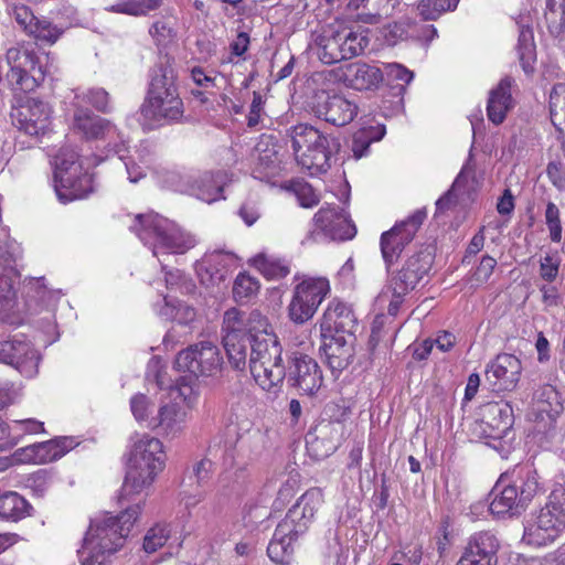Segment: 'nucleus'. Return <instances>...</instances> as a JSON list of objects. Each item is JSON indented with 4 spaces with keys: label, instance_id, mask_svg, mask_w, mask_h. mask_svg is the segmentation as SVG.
<instances>
[{
    "label": "nucleus",
    "instance_id": "1",
    "mask_svg": "<svg viewBox=\"0 0 565 565\" xmlns=\"http://www.w3.org/2000/svg\"><path fill=\"white\" fill-rule=\"evenodd\" d=\"M174 60L161 56L151 71L145 100L140 107V122L145 130L181 122L184 104L177 84Z\"/></svg>",
    "mask_w": 565,
    "mask_h": 565
},
{
    "label": "nucleus",
    "instance_id": "2",
    "mask_svg": "<svg viewBox=\"0 0 565 565\" xmlns=\"http://www.w3.org/2000/svg\"><path fill=\"white\" fill-rule=\"evenodd\" d=\"M322 503L321 489L311 488L288 510L267 546V554L273 562L279 565H289L292 562L294 543L309 530Z\"/></svg>",
    "mask_w": 565,
    "mask_h": 565
},
{
    "label": "nucleus",
    "instance_id": "3",
    "mask_svg": "<svg viewBox=\"0 0 565 565\" xmlns=\"http://www.w3.org/2000/svg\"><path fill=\"white\" fill-rule=\"evenodd\" d=\"M141 512L138 503L129 507L118 516L107 515L94 521L85 537L82 565H110V557L122 547L134 523Z\"/></svg>",
    "mask_w": 565,
    "mask_h": 565
},
{
    "label": "nucleus",
    "instance_id": "4",
    "mask_svg": "<svg viewBox=\"0 0 565 565\" xmlns=\"http://www.w3.org/2000/svg\"><path fill=\"white\" fill-rule=\"evenodd\" d=\"M544 492L545 486L537 470L529 463L518 465L500 476L491 491L489 510L494 515L516 514Z\"/></svg>",
    "mask_w": 565,
    "mask_h": 565
},
{
    "label": "nucleus",
    "instance_id": "5",
    "mask_svg": "<svg viewBox=\"0 0 565 565\" xmlns=\"http://www.w3.org/2000/svg\"><path fill=\"white\" fill-rule=\"evenodd\" d=\"M130 231L152 249L153 256L159 259L163 270L167 269V265L161 256L185 254L196 244L191 233L159 214L136 215Z\"/></svg>",
    "mask_w": 565,
    "mask_h": 565
},
{
    "label": "nucleus",
    "instance_id": "6",
    "mask_svg": "<svg viewBox=\"0 0 565 565\" xmlns=\"http://www.w3.org/2000/svg\"><path fill=\"white\" fill-rule=\"evenodd\" d=\"M166 463V454L160 439L143 435L130 450L127 472L121 487V497L130 498L148 489Z\"/></svg>",
    "mask_w": 565,
    "mask_h": 565
},
{
    "label": "nucleus",
    "instance_id": "7",
    "mask_svg": "<svg viewBox=\"0 0 565 565\" xmlns=\"http://www.w3.org/2000/svg\"><path fill=\"white\" fill-rule=\"evenodd\" d=\"M433 264V254L427 248L419 249L411 255L396 271L385 290H383L376 298L377 305L382 306L388 302L387 312L391 316H396L404 298L429 271Z\"/></svg>",
    "mask_w": 565,
    "mask_h": 565
},
{
    "label": "nucleus",
    "instance_id": "8",
    "mask_svg": "<svg viewBox=\"0 0 565 565\" xmlns=\"http://www.w3.org/2000/svg\"><path fill=\"white\" fill-rule=\"evenodd\" d=\"M54 163V189L61 202L81 200L93 192V178L84 171L79 156L73 148H61Z\"/></svg>",
    "mask_w": 565,
    "mask_h": 565
},
{
    "label": "nucleus",
    "instance_id": "9",
    "mask_svg": "<svg viewBox=\"0 0 565 565\" xmlns=\"http://www.w3.org/2000/svg\"><path fill=\"white\" fill-rule=\"evenodd\" d=\"M289 136L296 160L303 169L311 175L329 170L332 151L328 136L306 124L292 127Z\"/></svg>",
    "mask_w": 565,
    "mask_h": 565
},
{
    "label": "nucleus",
    "instance_id": "10",
    "mask_svg": "<svg viewBox=\"0 0 565 565\" xmlns=\"http://www.w3.org/2000/svg\"><path fill=\"white\" fill-rule=\"evenodd\" d=\"M281 353L282 349L277 337H269L250 344V374L264 391L274 394L278 392L286 377Z\"/></svg>",
    "mask_w": 565,
    "mask_h": 565
},
{
    "label": "nucleus",
    "instance_id": "11",
    "mask_svg": "<svg viewBox=\"0 0 565 565\" xmlns=\"http://www.w3.org/2000/svg\"><path fill=\"white\" fill-rule=\"evenodd\" d=\"M6 57L10 66L7 78L12 89L30 93L44 81L45 72L30 44L18 43L7 51Z\"/></svg>",
    "mask_w": 565,
    "mask_h": 565
},
{
    "label": "nucleus",
    "instance_id": "12",
    "mask_svg": "<svg viewBox=\"0 0 565 565\" xmlns=\"http://www.w3.org/2000/svg\"><path fill=\"white\" fill-rule=\"evenodd\" d=\"M565 530V488L558 487L548 495L535 520L525 527L530 543L545 544Z\"/></svg>",
    "mask_w": 565,
    "mask_h": 565
},
{
    "label": "nucleus",
    "instance_id": "13",
    "mask_svg": "<svg viewBox=\"0 0 565 565\" xmlns=\"http://www.w3.org/2000/svg\"><path fill=\"white\" fill-rule=\"evenodd\" d=\"M329 291V280L321 277L306 278L297 284L288 305L290 320L297 324L310 320Z\"/></svg>",
    "mask_w": 565,
    "mask_h": 565
},
{
    "label": "nucleus",
    "instance_id": "14",
    "mask_svg": "<svg viewBox=\"0 0 565 565\" xmlns=\"http://www.w3.org/2000/svg\"><path fill=\"white\" fill-rule=\"evenodd\" d=\"M223 359L217 345L212 341H201L180 351L174 365L179 371L194 376H213L221 371Z\"/></svg>",
    "mask_w": 565,
    "mask_h": 565
},
{
    "label": "nucleus",
    "instance_id": "15",
    "mask_svg": "<svg viewBox=\"0 0 565 565\" xmlns=\"http://www.w3.org/2000/svg\"><path fill=\"white\" fill-rule=\"evenodd\" d=\"M328 412H331L333 420H322L309 433L310 439L307 443L310 449L316 452L319 458H324L333 454L341 444L344 436V425L342 418L347 415L349 406H339L331 403L327 406Z\"/></svg>",
    "mask_w": 565,
    "mask_h": 565
},
{
    "label": "nucleus",
    "instance_id": "16",
    "mask_svg": "<svg viewBox=\"0 0 565 565\" xmlns=\"http://www.w3.org/2000/svg\"><path fill=\"white\" fill-rule=\"evenodd\" d=\"M427 216L425 209L415 211L381 236V252L387 268L396 262L407 244L415 237Z\"/></svg>",
    "mask_w": 565,
    "mask_h": 565
},
{
    "label": "nucleus",
    "instance_id": "17",
    "mask_svg": "<svg viewBox=\"0 0 565 565\" xmlns=\"http://www.w3.org/2000/svg\"><path fill=\"white\" fill-rule=\"evenodd\" d=\"M312 110L319 118L334 126H345L355 118L359 106L354 99L344 95L320 90L313 96Z\"/></svg>",
    "mask_w": 565,
    "mask_h": 565
},
{
    "label": "nucleus",
    "instance_id": "18",
    "mask_svg": "<svg viewBox=\"0 0 565 565\" xmlns=\"http://www.w3.org/2000/svg\"><path fill=\"white\" fill-rule=\"evenodd\" d=\"M7 13L12 17L18 26L29 36L38 41L54 44L63 34V30L47 19H39L33 11L22 3H10Z\"/></svg>",
    "mask_w": 565,
    "mask_h": 565
},
{
    "label": "nucleus",
    "instance_id": "19",
    "mask_svg": "<svg viewBox=\"0 0 565 565\" xmlns=\"http://www.w3.org/2000/svg\"><path fill=\"white\" fill-rule=\"evenodd\" d=\"M0 362L13 366L25 377L38 374L40 355L30 341L12 338L0 342Z\"/></svg>",
    "mask_w": 565,
    "mask_h": 565
},
{
    "label": "nucleus",
    "instance_id": "20",
    "mask_svg": "<svg viewBox=\"0 0 565 565\" xmlns=\"http://www.w3.org/2000/svg\"><path fill=\"white\" fill-rule=\"evenodd\" d=\"M522 362L513 354L501 353L487 364L486 381L493 392H512L522 374Z\"/></svg>",
    "mask_w": 565,
    "mask_h": 565
},
{
    "label": "nucleus",
    "instance_id": "21",
    "mask_svg": "<svg viewBox=\"0 0 565 565\" xmlns=\"http://www.w3.org/2000/svg\"><path fill=\"white\" fill-rule=\"evenodd\" d=\"M286 376L290 386L306 395L317 393L323 381L316 360L302 353L292 355Z\"/></svg>",
    "mask_w": 565,
    "mask_h": 565
},
{
    "label": "nucleus",
    "instance_id": "22",
    "mask_svg": "<svg viewBox=\"0 0 565 565\" xmlns=\"http://www.w3.org/2000/svg\"><path fill=\"white\" fill-rule=\"evenodd\" d=\"M52 109L49 104L32 98L12 113V119L19 130L30 136L43 135L51 125Z\"/></svg>",
    "mask_w": 565,
    "mask_h": 565
},
{
    "label": "nucleus",
    "instance_id": "23",
    "mask_svg": "<svg viewBox=\"0 0 565 565\" xmlns=\"http://www.w3.org/2000/svg\"><path fill=\"white\" fill-rule=\"evenodd\" d=\"M480 422L477 426L486 438L501 439L513 425L512 407L505 402H491L480 409Z\"/></svg>",
    "mask_w": 565,
    "mask_h": 565
},
{
    "label": "nucleus",
    "instance_id": "24",
    "mask_svg": "<svg viewBox=\"0 0 565 565\" xmlns=\"http://www.w3.org/2000/svg\"><path fill=\"white\" fill-rule=\"evenodd\" d=\"M356 326L358 320L351 306L339 299H333L328 303L320 322L321 337L354 335Z\"/></svg>",
    "mask_w": 565,
    "mask_h": 565
},
{
    "label": "nucleus",
    "instance_id": "25",
    "mask_svg": "<svg viewBox=\"0 0 565 565\" xmlns=\"http://www.w3.org/2000/svg\"><path fill=\"white\" fill-rule=\"evenodd\" d=\"M318 228L335 241L351 239L356 234V228L343 209L335 206L321 207L313 217Z\"/></svg>",
    "mask_w": 565,
    "mask_h": 565
},
{
    "label": "nucleus",
    "instance_id": "26",
    "mask_svg": "<svg viewBox=\"0 0 565 565\" xmlns=\"http://www.w3.org/2000/svg\"><path fill=\"white\" fill-rule=\"evenodd\" d=\"M190 419V412L182 405L170 402L159 407L156 416L151 417L148 427L158 429L159 433L169 438L181 436Z\"/></svg>",
    "mask_w": 565,
    "mask_h": 565
},
{
    "label": "nucleus",
    "instance_id": "27",
    "mask_svg": "<svg viewBox=\"0 0 565 565\" xmlns=\"http://www.w3.org/2000/svg\"><path fill=\"white\" fill-rule=\"evenodd\" d=\"M498 548L499 542L493 533L489 531L475 533L469 537L456 565H491Z\"/></svg>",
    "mask_w": 565,
    "mask_h": 565
},
{
    "label": "nucleus",
    "instance_id": "28",
    "mask_svg": "<svg viewBox=\"0 0 565 565\" xmlns=\"http://www.w3.org/2000/svg\"><path fill=\"white\" fill-rule=\"evenodd\" d=\"M73 129L82 134L86 139L121 140L115 125L88 109L79 108L74 113Z\"/></svg>",
    "mask_w": 565,
    "mask_h": 565
},
{
    "label": "nucleus",
    "instance_id": "29",
    "mask_svg": "<svg viewBox=\"0 0 565 565\" xmlns=\"http://www.w3.org/2000/svg\"><path fill=\"white\" fill-rule=\"evenodd\" d=\"M270 138H263L252 153V175L260 181L269 182L280 174V158Z\"/></svg>",
    "mask_w": 565,
    "mask_h": 565
},
{
    "label": "nucleus",
    "instance_id": "30",
    "mask_svg": "<svg viewBox=\"0 0 565 565\" xmlns=\"http://www.w3.org/2000/svg\"><path fill=\"white\" fill-rule=\"evenodd\" d=\"M237 323L236 313L223 318V345L231 366L244 371L247 365V345L245 339L237 333Z\"/></svg>",
    "mask_w": 565,
    "mask_h": 565
},
{
    "label": "nucleus",
    "instance_id": "31",
    "mask_svg": "<svg viewBox=\"0 0 565 565\" xmlns=\"http://www.w3.org/2000/svg\"><path fill=\"white\" fill-rule=\"evenodd\" d=\"M322 339V350L332 372H341L348 367L354 356V335L330 334Z\"/></svg>",
    "mask_w": 565,
    "mask_h": 565
},
{
    "label": "nucleus",
    "instance_id": "32",
    "mask_svg": "<svg viewBox=\"0 0 565 565\" xmlns=\"http://www.w3.org/2000/svg\"><path fill=\"white\" fill-rule=\"evenodd\" d=\"M236 313L237 319V330L238 334L244 339L248 337L250 344L256 343L259 340H266L269 337H277L273 328L267 319L258 310H253L249 313H244L236 308H231L225 311L224 318H226L230 313Z\"/></svg>",
    "mask_w": 565,
    "mask_h": 565
},
{
    "label": "nucleus",
    "instance_id": "33",
    "mask_svg": "<svg viewBox=\"0 0 565 565\" xmlns=\"http://www.w3.org/2000/svg\"><path fill=\"white\" fill-rule=\"evenodd\" d=\"M344 83L356 90L376 88L383 81V73L374 64L362 61L350 63L343 70Z\"/></svg>",
    "mask_w": 565,
    "mask_h": 565
},
{
    "label": "nucleus",
    "instance_id": "34",
    "mask_svg": "<svg viewBox=\"0 0 565 565\" xmlns=\"http://www.w3.org/2000/svg\"><path fill=\"white\" fill-rule=\"evenodd\" d=\"M74 447L70 437H61L44 443L33 444L22 449L23 460L33 463H46L63 457Z\"/></svg>",
    "mask_w": 565,
    "mask_h": 565
},
{
    "label": "nucleus",
    "instance_id": "35",
    "mask_svg": "<svg viewBox=\"0 0 565 565\" xmlns=\"http://www.w3.org/2000/svg\"><path fill=\"white\" fill-rule=\"evenodd\" d=\"M512 84L513 79L505 76L489 92L487 116L494 125L502 124L507 114L513 108Z\"/></svg>",
    "mask_w": 565,
    "mask_h": 565
},
{
    "label": "nucleus",
    "instance_id": "36",
    "mask_svg": "<svg viewBox=\"0 0 565 565\" xmlns=\"http://www.w3.org/2000/svg\"><path fill=\"white\" fill-rule=\"evenodd\" d=\"M225 177L221 171L216 173L204 172L192 181L189 192L203 202H215L222 198Z\"/></svg>",
    "mask_w": 565,
    "mask_h": 565
},
{
    "label": "nucleus",
    "instance_id": "37",
    "mask_svg": "<svg viewBox=\"0 0 565 565\" xmlns=\"http://www.w3.org/2000/svg\"><path fill=\"white\" fill-rule=\"evenodd\" d=\"M476 183L475 171L467 166L463 167L455 179L451 188L437 200V211L443 212L450 209V206L458 201L459 196L467 195L470 198V192L475 190Z\"/></svg>",
    "mask_w": 565,
    "mask_h": 565
},
{
    "label": "nucleus",
    "instance_id": "38",
    "mask_svg": "<svg viewBox=\"0 0 565 565\" xmlns=\"http://www.w3.org/2000/svg\"><path fill=\"white\" fill-rule=\"evenodd\" d=\"M339 40L344 60L363 54L370 44L369 30L361 26L338 25Z\"/></svg>",
    "mask_w": 565,
    "mask_h": 565
},
{
    "label": "nucleus",
    "instance_id": "39",
    "mask_svg": "<svg viewBox=\"0 0 565 565\" xmlns=\"http://www.w3.org/2000/svg\"><path fill=\"white\" fill-rule=\"evenodd\" d=\"M318 56L323 64L331 65L344 60L338 26L330 25L317 36Z\"/></svg>",
    "mask_w": 565,
    "mask_h": 565
},
{
    "label": "nucleus",
    "instance_id": "40",
    "mask_svg": "<svg viewBox=\"0 0 565 565\" xmlns=\"http://www.w3.org/2000/svg\"><path fill=\"white\" fill-rule=\"evenodd\" d=\"M252 265L267 279H280L290 273L287 260L265 253L256 255Z\"/></svg>",
    "mask_w": 565,
    "mask_h": 565
},
{
    "label": "nucleus",
    "instance_id": "41",
    "mask_svg": "<svg viewBox=\"0 0 565 565\" xmlns=\"http://www.w3.org/2000/svg\"><path fill=\"white\" fill-rule=\"evenodd\" d=\"M31 505L17 492H7L0 495V516L6 520L18 521L26 515Z\"/></svg>",
    "mask_w": 565,
    "mask_h": 565
},
{
    "label": "nucleus",
    "instance_id": "42",
    "mask_svg": "<svg viewBox=\"0 0 565 565\" xmlns=\"http://www.w3.org/2000/svg\"><path fill=\"white\" fill-rule=\"evenodd\" d=\"M227 257L216 254L209 259V265L204 271L200 273V279L207 288L218 287L224 284L228 277L230 270L226 265Z\"/></svg>",
    "mask_w": 565,
    "mask_h": 565
},
{
    "label": "nucleus",
    "instance_id": "43",
    "mask_svg": "<svg viewBox=\"0 0 565 565\" xmlns=\"http://www.w3.org/2000/svg\"><path fill=\"white\" fill-rule=\"evenodd\" d=\"M162 4L163 0H119L107 10L114 13L146 17L157 11Z\"/></svg>",
    "mask_w": 565,
    "mask_h": 565
},
{
    "label": "nucleus",
    "instance_id": "44",
    "mask_svg": "<svg viewBox=\"0 0 565 565\" xmlns=\"http://www.w3.org/2000/svg\"><path fill=\"white\" fill-rule=\"evenodd\" d=\"M550 116L553 126L561 134L565 127V83H557L550 93Z\"/></svg>",
    "mask_w": 565,
    "mask_h": 565
},
{
    "label": "nucleus",
    "instance_id": "45",
    "mask_svg": "<svg viewBox=\"0 0 565 565\" xmlns=\"http://www.w3.org/2000/svg\"><path fill=\"white\" fill-rule=\"evenodd\" d=\"M518 53L523 68L527 71V65L534 61V36L530 25L519 26Z\"/></svg>",
    "mask_w": 565,
    "mask_h": 565
},
{
    "label": "nucleus",
    "instance_id": "46",
    "mask_svg": "<svg viewBox=\"0 0 565 565\" xmlns=\"http://www.w3.org/2000/svg\"><path fill=\"white\" fill-rule=\"evenodd\" d=\"M169 537L170 530L168 526L163 524H156L146 533L142 547L146 553H154L167 543Z\"/></svg>",
    "mask_w": 565,
    "mask_h": 565
},
{
    "label": "nucleus",
    "instance_id": "47",
    "mask_svg": "<svg viewBox=\"0 0 565 565\" xmlns=\"http://www.w3.org/2000/svg\"><path fill=\"white\" fill-rule=\"evenodd\" d=\"M435 7L433 8V11L424 10V8H427L429 6V0H420L417 4V11L418 14L423 18L425 21H433L437 20L443 13L448 11H454L459 0H434Z\"/></svg>",
    "mask_w": 565,
    "mask_h": 565
},
{
    "label": "nucleus",
    "instance_id": "48",
    "mask_svg": "<svg viewBox=\"0 0 565 565\" xmlns=\"http://www.w3.org/2000/svg\"><path fill=\"white\" fill-rule=\"evenodd\" d=\"M149 35L157 45H166L171 42L175 35L171 19L161 18L152 22L149 28Z\"/></svg>",
    "mask_w": 565,
    "mask_h": 565
},
{
    "label": "nucleus",
    "instance_id": "49",
    "mask_svg": "<svg viewBox=\"0 0 565 565\" xmlns=\"http://www.w3.org/2000/svg\"><path fill=\"white\" fill-rule=\"evenodd\" d=\"M258 280L247 274H239L233 286V294L236 300L247 299L257 294Z\"/></svg>",
    "mask_w": 565,
    "mask_h": 565
},
{
    "label": "nucleus",
    "instance_id": "50",
    "mask_svg": "<svg viewBox=\"0 0 565 565\" xmlns=\"http://www.w3.org/2000/svg\"><path fill=\"white\" fill-rule=\"evenodd\" d=\"M291 191L295 193L300 206L310 209L320 202L319 195L315 189L305 181H295L291 183Z\"/></svg>",
    "mask_w": 565,
    "mask_h": 565
},
{
    "label": "nucleus",
    "instance_id": "51",
    "mask_svg": "<svg viewBox=\"0 0 565 565\" xmlns=\"http://www.w3.org/2000/svg\"><path fill=\"white\" fill-rule=\"evenodd\" d=\"M561 258L555 254H546L540 258V277L546 282H553L559 273Z\"/></svg>",
    "mask_w": 565,
    "mask_h": 565
},
{
    "label": "nucleus",
    "instance_id": "52",
    "mask_svg": "<svg viewBox=\"0 0 565 565\" xmlns=\"http://www.w3.org/2000/svg\"><path fill=\"white\" fill-rule=\"evenodd\" d=\"M545 222L550 231L551 239L555 243H559L562 241L559 210L553 202H548L546 205Z\"/></svg>",
    "mask_w": 565,
    "mask_h": 565
},
{
    "label": "nucleus",
    "instance_id": "53",
    "mask_svg": "<svg viewBox=\"0 0 565 565\" xmlns=\"http://www.w3.org/2000/svg\"><path fill=\"white\" fill-rule=\"evenodd\" d=\"M114 152L119 156V159L124 161L128 179L131 183L138 182L146 175L145 169L136 163L132 159H127L122 152L126 151L125 145L121 141L120 143H115L113 148Z\"/></svg>",
    "mask_w": 565,
    "mask_h": 565
},
{
    "label": "nucleus",
    "instance_id": "54",
    "mask_svg": "<svg viewBox=\"0 0 565 565\" xmlns=\"http://www.w3.org/2000/svg\"><path fill=\"white\" fill-rule=\"evenodd\" d=\"M130 407L135 418L138 422L150 420V413L153 409V404L143 394H137L130 399Z\"/></svg>",
    "mask_w": 565,
    "mask_h": 565
},
{
    "label": "nucleus",
    "instance_id": "55",
    "mask_svg": "<svg viewBox=\"0 0 565 565\" xmlns=\"http://www.w3.org/2000/svg\"><path fill=\"white\" fill-rule=\"evenodd\" d=\"M384 135V130L382 131L381 136L377 138H372L369 136V132L365 130L358 131L352 141V151L356 159L362 158L366 154L369 147L372 141L379 140Z\"/></svg>",
    "mask_w": 565,
    "mask_h": 565
},
{
    "label": "nucleus",
    "instance_id": "56",
    "mask_svg": "<svg viewBox=\"0 0 565 565\" xmlns=\"http://www.w3.org/2000/svg\"><path fill=\"white\" fill-rule=\"evenodd\" d=\"M85 97L97 110L103 113L109 110V94L104 88H92Z\"/></svg>",
    "mask_w": 565,
    "mask_h": 565
},
{
    "label": "nucleus",
    "instance_id": "57",
    "mask_svg": "<svg viewBox=\"0 0 565 565\" xmlns=\"http://www.w3.org/2000/svg\"><path fill=\"white\" fill-rule=\"evenodd\" d=\"M264 104L265 100L260 93L254 92L253 93V100L249 107V113L247 116V126L248 127H255L259 124L262 114L264 111Z\"/></svg>",
    "mask_w": 565,
    "mask_h": 565
},
{
    "label": "nucleus",
    "instance_id": "58",
    "mask_svg": "<svg viewBox=\"0 0 565 565\" xmlns=\"http://www.w3.org/2000/svg\"><path fill=\"white\" fill-rule=\"evenodd\" d=\"M497 260L491 256H483L479 266L476 268L473 278L477 282H486L493 273Z\"/></svg>",
    "mask_w": 565,
    "mask_h": 565
},
{
    "label": "nucleus",
    "instance_id": "59",
    "mask_svg": "<svg viewBox=\"0 0 565 565\" xmlns=\"http://www.w3.org/2000/svg\"><path fill=\"white\" fill-rule=\"evenodd\" d=\"M11 430H21L29 434H39L45 431L44 423L34 418L14 420L13 426H9V435L11 434Z\"/></svg>",
    "mask_w": 565,
    "mask_h": 565
},
{
    "label": "nucleus",
    "instance_id": "60",
    "mask_svg": "<svg viewBox=\"0 0 565 565\" xmlns=\"http://www.w3.org/2000/svg\"><path fill=\"white\" fill-rule=\"evenodd\" d=\"M12 257L3 258V265L0 262V300L7 299L11 292V284L6 271L11 268Z\"/></svg>",
    "mask_w": 565,
    "mask_h": 565
},
{
    "label": "nucleus",
    "instance_id": "61",
    "mask_svg": "<svg viewBox=\"0 0 565 565\" xmlns=\"http://www.w3.org/2000/svg\"><path fill=\"white\" fill-rule=\"evenodd\" d=\"M178 397L185 404V408L190 412L198 403L199 393L188 384H180L177 387Z\"/></svg>",
    "mask_w": 565,
    "mask_h": 565
},
{
    "label": "nucleus",
    "instance_id": "62",
    "mask_svg": "<svg viewBox=\"0 0 565 565\" xmlns=\"http://www.w3.org/2000/svg\"><path fill=\"white\" fill-rule=\"evenodd\" d=\"M540 291L542 302L546 308L557 307L561 303V296L556 287L544 284L540 287Z\"/></svg>",
    "mask_w": 565,
    "mask_h": 565
},
{
    "label": "nucleus",
    "instance_id": "63",
    "mask_svg": "<svg viewBox=\"0 0 565 565\" xmlns=\"http://www.w3.org/2000/svg\"><path fill=\"white\" fill-rule=\"evenodd\" d=\"M195 319V310L180 301L177 302V309L173 316V320L180 324H188Z\"/></svg>",
    "mask_w": 565,
    "mask_h": 565
},
{
    "label": "nucleus",
    "instance_id": "64",
    "mask_svg": "<svg viewBox=\"0 0 565 565\" xmlns=\"http://www.w3.org/2000/svg\"><path fill=\"white\" fill-rule=\"evenodd\" d=\"M546 173L548 179L556 188L563 189L565 186V175L559 163L550 162L546 169Z\"/></svg>",
    "mask_w": 565,
    "mask_h": 565
}]
</instances>
